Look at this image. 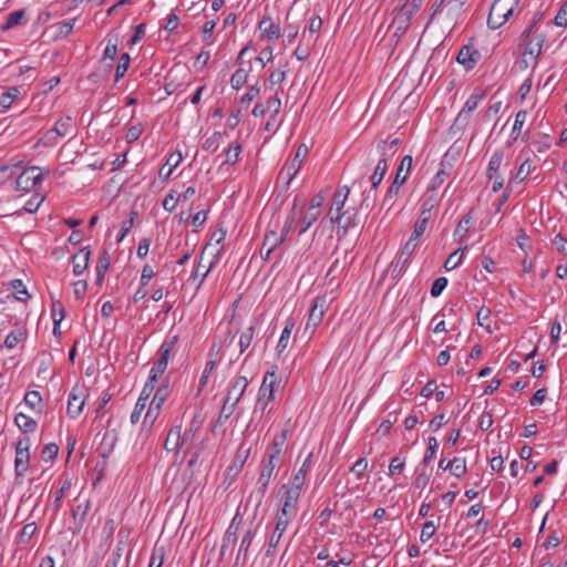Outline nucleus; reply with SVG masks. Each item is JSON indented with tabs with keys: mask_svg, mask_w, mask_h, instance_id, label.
Instances as JSON below:
<instances>
[{
	"mask_svg": "<svg viewBox=\"0 0 567 567\" xmlns=\"http://www.w3.org/2000/svg\"><path fill=\"white\" fill-rule=\"evenodd\" d=\"M179 200V195L175 190H171L163 200V208L167 212H173Z\"/></svg>",
	"mask_w": 567,
	"mask_h": 567,
	"instance_id": "55",
	"label": "nucleus"
},
{
	"mask_svg": "<svg viewBox=\"0 0 567 567\" xmlns=\"http://www.w3.org/2000/svg\"><path fill=\"white\" fill-rule=\"evenodd\" d=\"M358 225V220H357V216L355 214L353 215H344V218L342 221H338V236L341 237V236H346V234L348 233V230L352 227H355Z\"/></svg>",
	"mask_w": 567,
	"mask_h": 567,
	"instance_id": "42",
	"label": "nucleus"
},
{
	"mask_svg": "<svg viewBox=\"0 0 567 567\" xmlns=\"http://www.w3.org/2000/svg\"><path fill=\"white\" fill-rule=\"evenodd\" d=\"M277 381L278 380L275 370L266 372L262 379V383L259 388L255 411L260 409L262 412H265L269 403L274 401V393Z\"/></svg>",
	"mask_w": 567,
	"mask_h": 567,
	"instance_id": "3",
	"label": "nucleus"
},
{
	"mask_svg": "<svg viewBox=\"0 0 567 567\" xmlns=\"http://www.w3.org/2000/svg\"><path fill=\"white\" fill-rule=\"evenodd\" d=\"M520 0H495L489 9L487 25L492 30L501 28L514 13Z\"/></svg>",
	"mask_w": 567,
	"mask_h": 567,
	"instance_id": "2",
	"label": "nucleus"
},
{
	"mask_svg": "<svg viewBox=\"0 0 567 567\" xmlns=\"http://www.w3.org/2000/svg\"><path fill=\"white\" fill-rule=\"evenodd\" d=\"M326 297H317L309 313L306 329L315 330L324 317Z\"/></svg>",
	"mask_w": 567,
	"mask_h": 567,
	"instance_id": "14",
	"label": "nucleus"
},
{
	"mask_svg": "<svg viewBox=\"0 0 567 567\" xmlns=\"http://www.w3.org/2000/svg\"><path fill=\"white\" fill-rule=\"evenodd\" d=\"M319 216H320L319 209H309L308 208L307 213L305 214V216L302 218V227L299 230V235L305 234L310 228V226L319 218Z\"/></svg>",
	"mask_w": 567,
	"mask_h": 567,
	"instance_id": "45",
	"label": "nucleus"
},
{
	"mask_svg": "<svg viewBox=\"0 0 567 567\" xmlns=\"http://www.w3.org/2000/svg\"><path fill=\"white\" fill-rule=\"evenodd\" d=\"M349 194L350 188L348 186H343L337 189L333 195V205L331 207H334L336 210L341 212L344 207Z\"/></svg>",
	"mask_w": 567,
	"mask_h": 567,
	"instance_id": "39",
	"label": "nucleus"
},
{
	"mask_svg": "<svg viewBox=\"0 0 567 567\" xmlns=\"http://www.w3.org/2000/svg\"><path fill=\"white\" fill-rule=\"evenodd\" d=\"M442 200V195H440L436 190H427L422 200V208H425V212H432L435 207L440 205Z\"/></svg>",
	"mask_w": 567,
	"mask_h": 567,
	"instance_id": "34",
	"label": "nucleus"
},
{
	"mask_svg": "<svg viewBox=\"0 0 567 567\" xmlns=\"http://www.w3.org/2000/svg\"><path fill=\"white\" fill-rule=\"evenodd\" d=\"M446 467H449L450 473L460 478L466 474V460L464 457H454L452 461L446 463Z\"/></svg>",
	"mask_w": 567,
	"mask_h": 567,
	"instance_id": "31",
	"label": "nucleus"
},
{
	"mask_svg": "<svg viewBox=\"0 0 567 567\" xmlns=\"http://www.w3.org/2000/svg\"><path fill=\"white\" fill-rule=\"evenodd\" d=\"M485 92L476 89L471 96L466 100L463 109L473 113L478 106L480 102L484 99Z\"/></svg>",
	"mask_w": 567,
	"mask_h": 567,
	"instance_id": "41",
	"label": "nucleus"
},
{
	"mask_svg": "<svg viewBox=\"0 0 567 567\" xmlns=\"http://www.w3.org/2000/svg\"><path fill=\"white\" fill-rule=\"evenodd\" d=\"M168 393H169L168 385L167 384L162 385L156 390V392L153 396V400L151 402H153L155 405H158L159 408H162L168 396Z\"/></svg>",
	"mask_w": 567,
	"mask_h": 567,
	"instance_id": "57",
	"label": "nucleus"
},
{
	"mask_svg": "<svg viewBox=\"0 0 567 567\" xmlns=\"http://www.w3.org/2000/svg\"><path fill=\"white\" fill-rule=\"evenodd\" d=\"M25 338V331L22 328L12 330L4 339V346L8 349H14Z\"/></svg>",
	"mask_w": 567,
	"mask_h": 567,
	"instance_id": "38",
	"label": "nucleus"
},
{
	"mask_svg": "<svg viewBox=\"0 0 567 567\" xmlns=\"http://www.w3.org/2000/svg\"><path fill=\"white\" fill-rule=\"evenodd\" d=\"M412 163H413V158L411 155H405L402 158V161L399 165V168L396 171L394 181L392 182V184L390 185V187L386 190V194H389V197L394 198L399 194L400 188L408 179V176L412 168Z\"/></svg>",
	"mask_w": 567,
	"mask_h": 567,
	"instance_id": "7",
	"label": "nucleus"
},
{
	"mask_svg": "<svg viewBox=\"0 0 567 567\" xmlns=\"http://www.w3.org/2000/svg\"><path fill=\"white\" fill-rule=\"evenodd\" d=\"M439 446L437 440L434 436L429 437L427 440V447L422 461V464L426 466L432 458L435 456L436 449Z\"/></svg>",
	"mask_w": 567,
	"mask_h": 567,
	"instance_id": "49",
	"label": "nucleus"
},
{
	"mask_svg": "<svg viewBox=\"0 0 567 567\" xmlns=\"http://www.w3.org/2000/svg\"><path fill=\"white\" fill-rule=\"evenodd\" d=\"M285 240V235L278 234L275 230L267 231L264 238L261 251L267 248V256H270L276 247L280 246Z\"/></svg>",
	"mask_w": 567,
	"mask_h": 567,
	"instance_id": "23",
	"label": "nucleus"
},
{
	"mask_svg": "<svg viewBox=\"0 0 567 567\" xmlns=\"http://www.w3.org/2000/svg\"><path fill=\"white\" fill-rule=\"evenodd\" d=\"M91 257V250L89 247H83L72 257L73 274L80 276L87 268Z\"/></svg>",
	"mask_w": 567,
	"mask_h": 567,
	"instance_id": "21",
	"label": "nucleus"
},
{
	"mask_svg": "<svg viewBox=\"0 0 567 567\" xmlns=\"http://www.w3.org/2000/svg\"><path fill=\"white\" fill-rule=\"evenodd\" d=\"M275 461L276 458H271L270 456H268V458L262 462L261 472L258 478V485L261 494H265L266 489L268 488L271 482L276 468Z\"/></svg>",
	"mask_w": 567,
	"mask_h": 567,
	"instance_id": "18",
	"label": "nucleus"
},
{
	"mask_svg": "<svg viewBox=\"0 0 567 567\" xmlns=\"http://www.w3.org/2000/svg\"><path fill=\"white\" fill-rule=\"evenodd\" d=\"M378 151L381 154L380 159L377 163V166L370 176L372 189H377V187L381 184L388 168H389V159L392 157V153L389 154L391 147L386 146V141H380L378 143Z\"/></svg>",
	"mask_w": 567,
	"mask_h": 567,
	"instance_id": "6",
	"label": "nucleus"
},
{
	"mask_svg": "<svg viewBox=\"0 0 567 567\" xmlns=\"http://www.w3.org/2000/svg\"><path fill=\"white\" fill-rule=\"evenodd\" d=\"M452 164L445 159L440 162V167L427 185V190H436L450 177Z\"/></svg>",
	"mask_w": 567,
	"mask_h": 567,
	"instance_id": "17",
	"label": "nucleus"
},
{
	"mask_svg": "<svg viewBox=\"0 0 567 567\" xmlns=\"http://www.w3.org/2000/svg\"><path fill=\"white\" fill-rule=\"evenodd\" d=\"M312 453H309L298 472L293 475L292 486L302 488L306 482V476L311 467Z\"/></svg>",
	"mask_w": 567,
	"mask_h": 567,
	"instance_id": "27",
	"label": "nucleus"
},
{
	"mask_svg": "<svg viewBox=\"0 0 567 567\" xmlns=\"http://www.w3.org/2000/svg\"><path fill=\"white\" fill-rule=\"evenodd\" d=\"M181 440V426H174L169 430L167 437L164 442V447L166 451H176L179 447H183Z\"/></svg>",
	"mask_w": 567,
	"mask_h": 567,
	"instance_id": "28",
	"label": "nucleus"
},
{
	"mask_svg": "<svg viewBox=\"0 0 567 567\" xmlns=\"http://www.w3.org/2000/svg\"><path fill=\"white\" fill-rule=\"evenodd\" d=\"M248 79V71L245 69H238L230 78L231 87L235 90L241 89Z\"/></svg>",
	"mask_w": 567,
	"mask_h": 567,
	"instance_id": "46",
	"label": "nucleus"
},
{
	"mask_svg": "<svg viewBox=\"0 0 567 567\" xmlns=\"http://www.w3.org/2000/svg\"><path fill=\"white\" fill-rule=\"evenodd\" d=\"M19 95L20 90L17 86L9 87L0 95V105L4 109H9Z\"/></svg>",
	"mask_w": 567,
	"mask_h": 567,
	"instance_id": "44",
	"label": "nucleus"
},
{
	"mask_svg": "<svg viewBox=\"0 0 567 567\" xmlns=\"http://www.w3.org/2000/svg\"><path fill=\"white\" fill-rule=\"evenodd\" d=\"M14 422L23 433L34 432L38 425L35 420L23 413H18L14 417Z\"/></svg>",
	"mask_w": 567,
	"mask_h": 567,
	"instance_id": "33",
	"label": "nucleus"
},
{
	"mask_svg": "<svg viewBox=\"0 0 567 567\" xmlns=\"http://www.w3.org/2000/svg\"><path fill=\"white\" fill-rule=\"evenodd\" d=\"M11 287H12L16 298L18 300L25 301L30 297L22 280H20V279L12 280Z\"/></svg>",
	"mask_w": 567,
	"mask_h": 567,
	"instance_id": "52",
	"label": "nucleus"
},
{
	"mask_svg": "<svg viewBox=\"0 0 567 567\" xmlns=\"http://www.w3.org/2000/svg\"><path fill=\"white\" fill-rule=\"evenodd\" d=\"M472 210H470L467 214H465L458 221L455 230H454V236H458L460 240H463L468 231H470V227H471V223H472Z\"/></svg>",
	"mask_w": 567,
	"mask_h": 567,
	"instance_id": "35",
	"label": "nucleus"
},
{
	"mask_svg": "<svg viewBox=\"0 0 567 567\" xmlns=\"http://www.w3.org/2000/svg\"><path fill=\"white\" fill-rule=\"evenodd\" d=\"M554 23L557 27H567V1L564 3V6L558 10Z\"/></svg>",
	"mask_w": 567,
	"mask_h": 567,
	"instance_id": "64",
	"label": "nucleus"
},
{
	"mask_svg": "<svg viewBox=\"0 0 567 567\" xmlns=\"http://www.w3.org/2000/svg\"><path fill=\"white\" fill-rule=\"evenodd\" d=\"M130 61L131 58L128 53L125 52L121 54L118 63L116 65L115 82H118L120 79H122L125 75L130 65Z\"/></svg>",
	"mask_w": 567,
	"mask_h": 567,
	"instance_id": "47",
	"label": "nucleus"
},
{
	"mask_svg": "<svg viewBox=\"0 0 567 567\" xmlns=\"http://www.w3.org/2000/svg\"><path fill=\"white\" fill-rule=\"evenodd\" d=\"M430 482V474L424 470H416V477L414 480V487L417 489H424Z\"/></svg>",
	"mask_w": 567,
	"mask_h": 567,
	"instance_id": "60",
	"label": "nucleus"
},
{
	"mask_svg": "<svg viewBox=\"0 0 567 567\" xmlns=\"http://www.w3.org/2000/svg\"><path fill=\"white\" fill-rule=\"evenodd\" d=\"M417 243L406 241L399 252L394 262H392L393 274H402L409 265L411 256L414 254Z\"/></svg>",
	"mask_w": 567,
	"mask_h": 567,
	"instance_id": "12",
	"label": "nucleus"
},
{
	"mask_svg": "<svg viewBox=\"0 0 567 567\" xmlns=\"http://www.w3.org/2000/svg\"><path fill=\"white\" fill-rule=\"evenodd\" d=\"M200 429V422L193 419L184 433H181L182 445L189 446L195 441V436Z\"/></svg>",
	"mask_w": 567,
	"mask_h": 567,
	"instance_id": "29",
	"label": "nucleus"
},
{
	"mask_svg": "<svg viewBox=\"0 0 567 567\" xmlns=\"http://www.w3.org/2000/svg\"><path fill=\"white\" fill-rule=\"evenodd\" d=\"M536 24V20H534L527 29H525L520 35L522 42H527L524 53L525 55H529V59L532 60L534 68L537 65V59L539 54L542 53L544 39L543 38H536L530 39L529 37L532 34V30L534 25Z\"/></svg>",
	"mask_w": 567,
	"mask_h": 567,
	"instance_id": "8",
	"label": "nucleus"
},
{
	"mask_svg": "<svg viewBox=\"0 0 567 567\" xmlns=\"http://www.w3.org/2000/svg\"><path fill=\"white\" fill-rule=\"evenodd\" d=\"M307 154L308 148L305 145L299 146L295 154V157L291 161H288L281 168L278 179L284 183L286 188L289 187L293 177L300 171L303 158L307 156Z\"/></svg>",
	"mask_w": 567,
	"mask_h": 567,
	"instance_id": "4",
	"label": "nucleus"
},
{
	"mask_svg": "<svg viewBox=\"0 0 567 567\" xmlns=\"http://www.w3.org/2000/svg\"><path fill=\"white\" fill-rule=\"evenodd\" d=\"M29 461H30V452H27V451L22 452L21 449H20V451H16L14 474H16L17 478L22 477L24 475V473L28 471Z\"/></svg>",
	"mask_w": 567,
	"mask_h": 567,
	"instance_id": "25",
	"label": "nucleus"
},
{
	"mask_svg": "<svg viewBox=\"0 0 567 567\" xmlns=\"http://www.w3.org/2000/svg\"><path fill=\"white\" fill-rule=\"evenodd\" d=\"M42 398L38 391H29L24 395V403L31 409H35L40 405Z\"/></svg>",
	"mask_w": 567,
	"mask_h": 567,
	"instance_id": "63",
	"label": "nucleus"
},
{
	"mask_svg": "<svg viewBox=\"0 0 567 567\" xmlns=\"http://www.w3.org/2000/svg\"><path fill=\"white\" fill-rule=\"evenodd\" d=\"M248 386V380L246 377H238L234 381L230 390L227 393V396L224 401H226V404H235L237 405L240 399L243 398L246 389Z\"/></svg>",
	"mask_w": 567,
	"mask_h": 567,
	"instance_id": "16",
	"label": "nucleus"
},
{
	"mask_svg": "<svg viewBox=\"0 0 567 567\" xmlns=\"http://www.w3.org/2000/svg\"><path fill=\"white\" fill-rule=\"evenodd\" d=\"M241 153V145L238 141L233 142L225 152L223 164L234 165L238 162Z\"/></svg>",
	"mask_w": 567,
	"mask_h": 567,
	"instance_id": "36",
	"label": "nucleus"
},
{
	"mask_svg": "<svg viewBox=\"0 0 567 567\" xmlns=\"http://www.w3.org/2000/svg\"><path fill=\"white\" fill-rule=\"evenodd\" d=\"M472 113L462 109L456 118L454 120V123L452 125V130L453 131H462L466 127L468 121H470V117H471Z\"/></svg>",
	"mask_w": 567,
	"mask_h": 567,
	"instance_id": "48",
	"label": "nucleus"
},
{
	"mask_svg": "<svg viewBox=\"0 0 567 567\" xmlns=\"http://www.w3.org/2000/svg\"><path fill=\"white\" fill-rule=\"evenodd\" d=\"M503 159H504V151L503 150H497L493 153V155L491 156V159L488 162V166H487V177L489 179H493L496 174L498 173V169L503 163Z\"/></svg>",
	"mask_w": 567,
	"mask_h": 567,
	"instance_id": "30",
	"label": "nucleus"
},
{
	"mask_svg": "<svg viewBox=\"0 0 567 567\" xmlns=\"http://www.w3.org/2000/svg\"><path fill=\"white\" fill-rule=\"evenodd\" d=\"M110 267V256L106 250L102 252L97 262H96V285H101L104 280V276Z\"/></svg>",
	"mask_w": 567,
	"mask_h": 567,
	"instance_id": "32",
	"label": "nucleus"
},
{
	"mask_svg": "<svg viewBox=\"0 0 567 567\" xmlns=\"http://www.w3.org/2000/svg\"><path fill=\"white\" fill-rule=\"evenodd\" d=\"M73 120L71 116H63L59 118L55 125L45 132L42 141L45 146H53L58 143L60 137H64L72 133Z\"/></svg>",
	"mask_w": 567,
	"mask_h": 567,
	"instance_id": "5",
	"label": "nucleus"
},
{
	"mask_svg": "<svg viewBox=\"0 0 567 567\" xmlns=\"http://www.w3.org/2000/svg\"><path fill=\"white\" fill-rule=\"evenodd\" d=\"M143 131H144V127L141 123L132 125L131 127H128V130L126 132V135H125L126 142L133 143V142L137 141L140 138V136L142 135Z\"/></svg>",
	"mask_w": 567,
	"mask_h": 567,
	"instance_id": "59",
	"label": "nucleus"
},
{
	"mask_svg": "<svg viewBox=\"0 0 567 567\" xmlns=\"http://www.w3.org/2000/svg\"><path fill=\"white\" fill-rule=\"evenodd\" d=\"M467 249V247L465 246L464 249L462 250V254L458 255V251L460 250H455L454 252H452L447 259L445 260L444 262V268L450 271V270H453L455 268H457L460 266V264L462 262V258H463V254H464V250Z\"/></svg>",
	"mask_w": 567,
	"mask_h": 567,
	"instance_id": "51",
	"label": "nucleus"
},
{
	"mask_svg": "<svg viewBox=\"0 0 567 567\" xmlns=\"http://www.w3.org/2000/svg\"><path fill=\"white\" fill-rule=\"evenodd\" d=\"M177 341H178L177 334H168L164 339V341L162 342V344L157 351V355H158L157 361L168 365L171 354H172L173 350L175 349Z\"/></svg>",
	"mask_w": 567,
	"mask_h": 567,
	"instance_id": "19",
	"label": "nucleus"
},
{
	"mask_svg": "<svg viewBox=\"0 0 567 567\" xmlns=\"http://www.w3.org/2000/svg\"><path fill=\"white\" fill-rule=\"evenodd\" d=\"M291 518H288L286 516H282V515H278V518H277V523H276V526H275V529L269 538V542H268V548H267V551H266V555L267 556H271L272 555V551L275 550V548L278 546L284 533L286 532L288 525H289V522H290Z\"/></svg>",
	"mask_w": 567,
	"mask_h": 567,
	"instance_id": "13",
	"label": "nucleus"
},
{
	"mask_svg": "<svg viewBox=\"0 0 567 567\" xmlns=\"http://www.w3.org/2000/svg\"><path fill=\"white\" fill-rule=\"evenodd\" d=\"M480 59L481 53L471 45H464L456 56V61L462 64L466 71L474 69Z\"/></svg>",
	"mask_w": 567,
	"mask_h": 567,
	"instance_id": "15",
	"label": "nucleus"
},
{
	"mask_svg": "<svg viewBox=\"0 0 567 567\" xmlns=\"http://www.w3.org/2000/svg\"><path fill=\"white\" fill-rule=\"evenodd\" d=\"M287 440V430H284L279 435H276L272 442L271 452L268 454L271 458H278L282 451V445Z\"/></svg>",
	"mask_w": 567,
	"mask_h": 567,
	"instance_id": "43",
	"label": "nucleus"
},
{
	"mask_svg": "<svg viewBox=\"0 0 567 567\" xmlns=\"http://www.w3.org/2000/svg\"><path fill=\"white\" fill-rule=\"evenodd\" d=\"M398 421V414L396 412H390L386 416V419H384L379 429H378V433H380L381 435H385L388 434V432L390 431V429L392 427V425Z\"/></svg>",
	"mask_w": 567,
	"mask_h": 567,
	"instance_id": "54",
	"label": "nucleus"
},
{
	"mask_svg": "<svg viewBox=\"0 0 567 567\" xmlns=\"http://www.w3.org/2000/svg\"><path fill=\"white\" fill-rule=\"evenodd\" d=\"M236 405L235 404H226V401H224V404L221 406L219 416L217 419V423L219 425H223L234 413Z\"/></svg>",
	"mask_w": 567,
	"mask_h": 567,
	"instance_id": "61",
	"label": "nucleus"
},
{
	"mask_svg": "<svg viewBox=\"0 0 567 567\" xmlns=\"http://www.w3.org/2000/svg\"><path fill=\"white\" fill-rule=\"evenodd\" d=\"M302 488L290 486L286 492L285 503L281 508L280 515L288 518H292L297 515L298 502L301 495Z\"/></svg>",
	"mask_w": 567,
	"mask_h": 567,
	"instance_id": "11",
	"label": "nucleus"
},
{
	"mask_svg": "<svg viewBox=\"0 0 567 567\" xmlns=\"http://www.w3.org/2000/svg\"><path fill=\"white\" fill-rule=\"evenodd\" d=\"M526 117H527V111L525 110H520L517 112L516 116H515V122H514V125H513V130H512V133H511V143L513 142H516L517 138H518V135L520 133V130L526 121Z\"/></svg>",
	"mask_w": 567,
	"mask_h": 567,
	"instance_id": "40",
	"label": "nucleus"
},
{
	"mask_svg": "<svg viewBox=\"0 0 567 567\" xmlns=\"http://www.w3.org/2000/svg\"><path fill=\"white\" fill-rule=\"evenodd\" d=\"M435 532L436 526L434 525V523L432 520L425 522L422 526L420 540L422 543L430 540L434 536Z\"/></svg>",
	"mask_w": 567,
	"mask_h": 567,
	"instance_id": "56",
	"label": "nucleus"
},
{
	"mask_svg": "<svg viewBox=\"0 0 567 567\" xmlns=\"http://www.w3.org/2000/svg\"><path fill=\"white\" fill-rule=\"evenodd\" d=\"M89 511H90V502L89 501H86L85 503L78 504L72 509L74 525L78 530H80L83 527Z\"/></svg>",
	"mask_w": 567,
	"mask_h": 567,
	"instance_id": "26",
	"label": "nucleus"
},
{
	"mask_svg": "<svg viewBox=\"0 0 567 567\" xmlns=\"http://www.w3.org/2000/svg\"><path fill=\"white\" fill-rule=\"evenodd\" d=\"M447 282L449 281L445 277L436 278L431 287V296L434 298L439 297L443 292V290L446 288Z\"/></svg>",
	"mask_w": 567,
	"mask_h": 567,
	"instance_id": "62",
	"label": "nucleus"
},
{
	"mask_svg": "<svg viewBox=\"0 0 567 567\" xmlns=\"http://www.w3.org/2000/svg\"><path fill=\"white\" fill-rule=\"evenodd\" d=\"M43 174L40 172V168L37 166H32L25 168L16 179V189L29 192L40 181H42Z\"/></svg>",
	"mask_w": 567,
	"mask_h": 567,
	"instance_id": "9",
	"label": "nucleus"
},
{
	"mask_svg": "<svg viewBox=\"0 0 567 567\" xmlns=\"http://www.w3.org/2000/svg\"><path fill=\"white\" fill-rule=\"evenodd\" d=\"M266 112H269L271 118L276 117L281 109V100L277 96L269 97L267 100Z\"/></svg>",
	"mask_w": 567,
	"mask_h": 567,
	"instance_id": "58",
	"label": "nucleus"
},
{
	"mask_svg": "<svg viewBox=\"0 0 567 567\" xmlns=\"http://www.w3.org/2000/svg\"><path fill=\"white\" fill-rule=\"evenodd\" d=\"M223 137V134L220 132H214L210 136H208L202 147L205 151H216L219 146L220 140Z\"/></svg>",
	"mask_w": 567,
	"mask_h": 567,
	"instance_id": "53",
	"label": "nucleus"
},
{
	"mask_svg": "<svg viewBox=\"0 0 567 567\" xmlns=\"http://www.w3.org/2000/svg\"><path fill=\"white\" fill-rule=\"evenodd\" d=\"M403 2L400 8L394 9V18L392 27L394 28L393 37L400 39L410 28L411 20L420 10L422 0H401Z\"/></svg>",
	"mask_w": 567,
	"mask_h": 567,
	"instance_id": "1",
	"label": "nucleus"
},
{
	"mask_svg": "<svg viewBox=\"0 0 567 567\" xmlns=\"http://www.w3.org/2000/svg\"><path fill=\"white\" fill-rule=\"evenodd\" d=\"M254 333H255V327L254 326H250L248 327L245 331L241 332L240 334V338H239V347H240V352L243 353L246 349L249 348L252 339H254Z\"/></svg>",
	"mask_w": 567,
	"mask_h": 567,
	"instance_id": "50",
	"label": "nucleus"
},
{
	"mask_svg": "<svg viewBox=\"0 0 567 567\" xmlns=\"http://www.w3.org/2000/svg\"><path fill=\"white\" fill-rule=\"evenodd\" d=\"M256 534H257V528H254V527H249L245 532V534L241 538L240 545H239L235 565H238L240 559H243V563H246V560L248 559L249 547H250Z\"/></svg>",
	"mask_w": 567,
	"mask_h": 567,
	"instance_id": "20",
	"label": "nucleus"
},
{
	"mask_svg": "<svg viewBox=\"0 0 567 567\" xmlns=\"http://www.w3.org/2000/svg\"><path fill=\"white\" fill-rule=\"evenodd\" d=\"M259 29L261 30V35L270 41L277 40L281 37L280 25L275 23L269 17L262 18L259 22Z\"/></svg>",
	"mask_w": 567,
	"mask_h": 567,
	"instance_id": "22",
	"label": "nucleus"
},
{
	"mask_svg": "<svg viewBox=\"0 0 567 567\" xmlns=\"http://www.w3.org/2000/svg\"><path fill=\"white\" fill-rule=\"evenodd\" d=\"M24 17H25L24 9L17 10V11L9 13L8 19H7L6 23L1 27V29L3 31H7L13 27L24 23L25 22Z\"/></svg>",
	"mask_w": 567,
	"mask_h": 567,
	"instance_id": "37",
	"label": "nucleus"
},
{
	"mask_svg": "<svg viewBox=\"0 0 567 567\" xmlns=\"http://www.w3.org/2000/svg\"><path fill=\"white\" fill-rule=\"evenodd\" d=\"M295 324L293 318H288L286 320L284 330L276 347L278 354H281L287 349Z\"/></svg>",
	"mask_w": 567,
	"mask_h": 567,
	"instance_id": "24",
	"label": "nucleus"
},
{
	"mask_svg": "<svg viewBox=\"0 0 567 567\" xmlns=\"http://www.w3.org/2000/svg\"><path fill=\"white\" fill-rule=\"evenodd\" d=\"M85 404V394L84 389L80 386H74L68 400L66 413L71 419H75L80 415Z\"/></svg>",
	"mask_w": 567,
	"mask_h": 567,
	"instance_id": "10",
	"label": "nucleus"
}]
</instances>
